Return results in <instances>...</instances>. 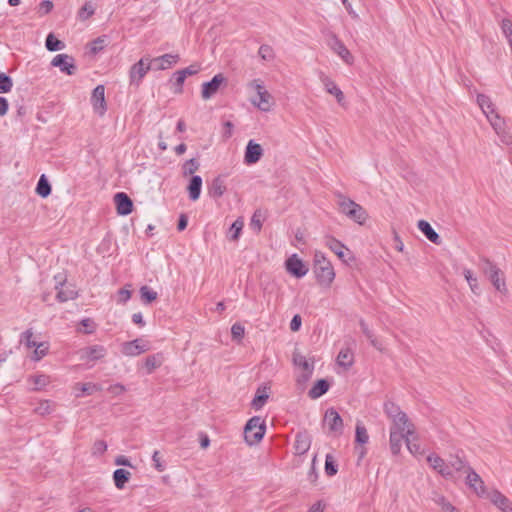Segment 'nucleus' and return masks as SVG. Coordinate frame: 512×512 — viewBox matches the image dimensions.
Instances as JSON below:
<instances>
[{
	"mask_svg": "<svg viewBox=\"0 0 512 512\" xmlns=\"http://www.w3.org/2000/svg\"><path fill=\"white\" fill-rule=\"evenodd\" d=\"M337 204L341 214L359 225L366 224L369 215L366 209H364L360 204L343 195L338 196Z\"/></svg>",
	"mask_w": 512,
	"mask_h": 512,
	"instance_id": "obj_1",
	"label": "nucleus"
},
{
	"mask_svg": "<svg viewBox=\"0 0 512 512\" xmlns=\"http://www.w3.org/2000/svg\"><path fill=\"white\" fill-rule=\"evenodd\" d=\"M313 272L322 285H330L335 278L333 265L320 250L313 253Z\"/></svg>",
	"mask_w": 512,
	"mask_h": 512,
	"instance_id": "obj_2",
	"label": "nucleus"
},
{
	"mask_svg": "<svg viewBox=\"0 0 512 512\" xmlns=\"http://www.w3.org/2000/svg\"><path fill=\"white\" fill-rule=\"evenodd\" d=\"M266 426L264 420L254 416L248 420L244 427V438L247 444L254 445L262 440L265 435Z\"/></svg>",
	"mask_w": 512,
	"mask_h": 512,
	"instance_id": "obj_3",
	"label": "nucleus"
},
{
	"mask_svg": "<svg viewBox=\"0 0 512 512\" xmlns=\"http://www.w3.org/2000/svg\"><path fill=\"white\" fill-rule=\"evenodd\" d=\"M325 245L344 263L349 264L355 260V257L350 253L349 249L336 238L331 236L327 237Z\"/></svg>",
	"mask_w": 512,
	"mask_h": 512,
	"instance_id": "obj_4",
	"label": "nucleus"
},
{
	"mask_svg": "<svg viewBox=\"0 0 512 512\" xmlns=\"http://www.w3.org/2000/svg\"><path fill=\"white\" fill-rule=\"evenodd\" d=\"M285 268L290 275L296 278L304 277L309 270L308 265L297 254L288 257L285 261Z\"/></svg>",
	"mask_w": 512,
	"mask_h": 512,
	"instance_id": "obj_5",
	"label": "nucleus"
},
{
	"mask_svg": "<svg viewBox=\"0 0 512 512\" xmlns=\"http://www.w3.org/2000/svg\"><path fill=\"white\" fill-rule=\"evenodd\" d=\"M91 104L93 111L100 117H103L107 111V102L105 99V87L98 85L92 92Z\"/></svg>",
	"mask_w": 512,
	"mask_h": 512,
	"instance_id": "obj_6",
	"label": "nucleus"
},
{
	"mask_svg": "<svg viewBox=\"0 0 512 512\" xmlns=\"http://www.w3.org/2000/svg\"><path fill=\"white\" fill-rule=\"evenodd\" d=\"M320 81L325 89V91L334 96L337 103L344 107L346 105L345 95L343 91L338 87L334 80H332L329 76L325 74L320 75Z\"/></svg>",
	"mask_w": 512,
	"mask_h": 512,
	"instance_id": "obj_7",
	"label": "nucleus"
},
{
	"mask_svg": "<svg viewBox=\"0 0 512 512\" xmlns=\"http://www.w3.org/2000/svg\"><path fill=\"white\" fill-rule=\"evenodd\" d=\"M263 154V147L254 140H249L244 153V163L246 165H254L260 161Z\"/></svg>",
	"mask_w": 512,
	"mask_h": 512,
	"instance_id": "obj_8",
	"label": "nucleus"
},
{
	"mask_svg": "<svg viewBox=\"0 0 512 512\" xmlns=\"http://www.w3.org/2000/svg\"><path fill=\"white\" fill-rule=\"evenodd\" d=\"M226 82V78L223 74H216L211 81L202 84L201 96L204 100L210 99L214 96L220 86Z\"/></svg>",
	"mask_w": 512,
	"mask_h": 512,
	"instance_id": "obj_9",
	"label": "nucleus"
},
{
	"mask_svg": "<svg viewBox=\"0 0 512 512\" xmlns=\"http://www.w3.org/2000/svg\"><path fill=\"white\" fill-rule=\"evenodd\" d=\"M485 276L490 280L491 284L495 288H500L501 286H505V278L504 273L494 264L490 262H486L485 267L483 268Z\"/></svg>",
	"mask_w": 512,
	"mask_h": 512,
	"instance_id": "obj_10",
	"label": "nucleus"
},
{
	"mask_svg": "<svg viewBox=\"0 0 512 512\" xmlns=\"http://www.w3.org/2000/svg\"><path fill=\"white\" fill-rule=\"evenodd\" d=\"M324 423L329 427L331 432L341 434L343 431V420L334 408H329L325 412Z\"/></svg>",
	"mask_w": 512,
	"mask_h": 512,
	"instance_id": "obj_11",
	"label": "nucleus"
},
{
	"mask_svg": "<svg viewBox=\"0 0 512 512\" xmlns=\"http://www.w3.org/2000/svg\"><path fill=\"white\" fill-rule=\"evenodd\" d=\"M52 66L60 68L62 72L73 75L76 70L74 59L67 54L56 55L51 62Z\"/></svg>",
	"mask_w": 512,
	"mask_h": 512,
	"instance_id": "obj_12",
	"label": "nucleus"
},
{
	"mask_svg": "<svg viewBox=\"0 0 512 512\" xmlns=\"http://www.w3.org/2000/svg\"><path fill=\"white\" fill-rule=\"evenodd\" d=\"M427 462L429 465L436 470L444 478H450L453 476L450 466L445 463L444 459L435 453L428 455Z\"/></svg>",
	"mask_w": 512,
	"mask_h": 512,
	"instance_id": "obj_13",
	"label": "nucleus"
},
{
	"mask_svg": "<svg viewBox=\"0 0 512 512\" xmlns=\"http://www.w3.org/2000/svg\"><path fill=\"white\" fill-rule=\"evenodd\" d=\"M149 350L148 344L141 339L125 342L122 345V353L126 356H138Z\"/></svg>",
	"mask_w": 512,
	"mask_h": 512,
	"instance_id": "obj_14",
	"label": "nucleus"
},
{
	"mask_svg": "<svg viewBox=\"0 0 512 512\" xmlns=\"http://www.w3.org/2000/svg\"><path fill=\"white\" fill-rule=\"evenodd\" d=\"M251 103L263 112H269L274 106L273 97L267 90L252 98Z\"/></svg>",
	"mask_w": 512,
	"mask_h": 512,
	"instance_id": "obj_15",
	"label": "nucleus"
},
{
	"mask_svg": "<svg viewBox=\"0 0 512 512\" xmlns=\"http://www.w3.org/2000/svg\"><path fill=\"white\" fill-rule=\"evenodd\" d=\"M150 70V63L145 62L143 59L139 60L135 63L129 73L131 83H137L141 81V79L146 75V73Z\"/></svg>",
	"mask_w": 512,
	"mask_h": 512,
	"instance_id": "obj_16",
	"label": "nucleus"
},
{
	"mask_svg": "<svg viewBox=\"0 0 512 512\" xmlns=\"http://www.w3.org/2000/svg\"><path fill=\"white\" fill-rule=\"evenodd\" d=\"M114 203L116 204L117 213L119 215H128L132 212V200L123 192H119L114 196Z\"/></svg>",
	"mask_w": 512,
	"mask_h": 512,
	"instance_id": "obj_17",
	"label": "nucleus"
},
{
	"mask_svg": "<svg viewBox=\"0 0 512 512\" xmlns=\"http://www.w3.org/2000/svg\"><path fill=\"white\" fill-rule=\"evenodd\" d=\"M466 472L467 484L476 492L477 495L482 496L485 493V487L481 477L469 466H467Z\"/></svg>",
	"mask_w": 512,
	"mask_h": 512,
	"instance_id": "obj_18",
	"label": "nucleus"
},
{
	"mask_svg": "<svg viewBox=\"0 0 512 512\" xmlns=\"http://www.w3.org/2000/svg\"><path fill=\"white\" fill-rule=\"evenodd\" d=\"M495 133L503 140L507 138L505 120L496 112L486 117Z\"/></svg>",
	"mask_w": 512,
	"mask_h": 512,
	"instance_id": "obj_19",
	"label": "nucleus"
},
{
	"mask_svg": "<svg viewBox=\"0 0 512 512\" xmlns=\"http://www.w3.org/2000/svg\"><path fill=\"white\" fill-rule=\"evenodd\" d=\"M311 442H312V439L308 432H306V431L298 432L296 434L295 443H294V448H295L296 454H298V455L305 454L310 449Z\"/></svg>",
	"mask_w": 512,
	"mask_h": 512,
	"instance_id": "obj_20",
	"label": "nucleus"
},
{
	"mask_svg": "<svg viewBox=\"0 0 512 512\" xmlns=\"http://www.w3.org/2000/svg\"><path fill=\"white\" fill-rule=\"evenodd\" d=\"M403 441L406 443V432L390 429L389 446L393 455L400 453Z\"/></svg>",
	"mask_w": 512,
	"mask_h": 512,
	"instance_id": "obj_21",
	"label": "nucleus"
},
{
	"mask_svg": "<svg viewBox=\"0 0 512 512\" xmlns=\"http://www.w3.org/2000/svg\"><path fill=\"white\" fill-rule=\"evenodd\" d=\"M417 227L433 244L439 245L441 243L439 234L432 228L429 222L426 220H419Z\"/></svg>",
	"mask_w": 512,
	"mask_h": 512,
	"instance_id": "obj_22",
	"label": "nucleus"
},
{
	"mask_svg": "<svg viewBox=\"0 0 512 512\" xmlns=\"http://www.w3.org/2000/svg\"><path fill=\"white\" fill-rule=\"evenodd\" d=\"M106 355V349L102 345H93L82 350V358L92 361L102 359Z\"/></svg>",
	"mask_w": 512,
	"mask_h": 512,
	"instance_id": "obj_23",
	"label": "nucleus"
},
{
	"mask_svg": "<svg viewBox=\"0 0 512 512\" xmlns=\"http://www.w3.org/2000/svg\"><path fill=\"white\" fill-rule=\"evenodd\" d=\"M331 48L345 63L349 65L353 63L352 54L340 40L335 38Z\"/></svg>",
	"mask_w": 512,
	"mask_h": 512,
	"instance_id": "obj_24",
	"label": "nucleus"
},
{
	"mask_svg": "<svg viewBox=\"0 0 512 512\" xmlns=\"http://www.w3.org/2000/svg\"><path fill=\"white\" fill-rule=\"evenodd\" d=\"M491 501L503 512H511L512 505L510 500L498 491H494L491 495Z\"/></svg>",
	"mask_w": 512,
	"mask_h": 512,
	"instance_id": "obj_25",
	"label": "nucleus"
},
{
	"mask_svg": "<svg viewBox=\"0 0 512 512\" xmlns=\"http://www.w3.org/2000/svg\"><path fill=\"white\" fill-rule=\"evenodd\" d=\"M354 363L353 351L349 348H342L337 356V364L345 369L350 368Z\"/></svg>",
	"mask_w": 512,
	"mask_h": 512,
	"instance_id": "obj_26",
	"label": "nucleus"
},
{
	"mask_svg": "<svg viewBox=\"0 0 512 512\" xmlns=\"http://www.w3.org/2000/svg\"><path fill=\"white\" fill-rule=\"evenodd\" d=\"M392 420V426L390 429H396V431L406 432L408 430V426L414 429V425L410 423L408 416L406 413L402 412L397 417H394Z\"/></svg>",
	"mask_w": 512,
	"mask_h": 512,
	"instance_id": "obj_27",
	"label": "nucleus"
},
{
	"mask_svg": "<svg viewBox=\"0 0 512 512\" xmlns=\"http://www.w3.org/2000/svg\"><path fill=\"white\" fill-rule=\"evenodd\" d=\"M201 188H202V178L200 176H192V178L190 179V183L187 187V190L189 193V198L192 201H196L199 199L200 193H201Z\"/></svg>",
	"mask_w": 512,
	"mask_h": 512,
	"instance_id": "obj_28",
	"label": "nucleus"
},
{
	"mask_svg": "<svg viewBox=\"0 0 512 512\" xmlns=\"http://www.w3.org/2000/svg\"><path fill=\"white\" fill-rule=\"evenodd\" d=\"M406 446L409 452L413 455L421 454V447L416 441L415 430L408 426L406 431Z\"/></svg>",
	"mask_w": 512,
	"mask_h": 512,
	"instance_id": "obj_29",
	"label": "nucleus"
},
{
	"mask_svg": "<svg viewBox=\"0 0 512 512\" xmlns=\"http://www.w3.org/2000/svg\"><path fill=\"white\" fill-rule=\"evenodd\" d=\"M130 478L131 473L126 469L118 468L113 472V481L118 489H123Z\"/></svg>",
	"mask_w": 512,
	"mask_h": 512,
	"instance_id": "obj_30",
	"label": "nucleus"
},
{
	"mask_svg": "<svg viewBox=\"0 0 512 512\" xmlns=\"http://www.w3.org/2000/svg\"><path fill=\"white\" fill-rule=\"evenodd\" d=\"M329 389V383L326 379H319L309 390L308 395L311 399H317L324 395Z\"/></svg>",
	"mask_w": 512,
	"mask_h": 512,
	"instance_id": "obj_31",
	"label": "nucleus"
},
{
	"mask_svg": "<svg viewBox=\"0 0 512 512\" xmlns=\"http://www.w3.org/2000/svg\"><path fill=\"white\" fill-rule=\"evenodd\" d=\"M477 103L486 117L496 112L495 106L491 98L485 94L477 95Z\"/></svg>",
	"mask_w": 512,
	"mask_h": 512,
	"instance_id": "obj_32",
	"label": "nucleus"
},
{
	"mask_svg": "<svg viewBox=\"0 0 512 512\" xmlns=\"http://www.w3.org/2000/svg\"><path fill=\"white\" fill-rule=\"evenodd\" d=\"M226 189L224 179L221 176H218L213 179L209 188V193L213 198H219L225 193Z\"/></svg>",
	"mask_w": 512,
	"mask_h": 512,
	"instance_id": "obj_33",
	"label": "nucleus"
},
{
	"mask_svg": "<svg viewBox=\"0 0 512 512\" xmlns=\"http://www.w3.org/2000/svg\"><path fill=\"white\" fill-rule=\"evenodd\" d=\"M293 364L304 370H314V363L310 362L302 353L298 350L293 352L292 356Z\"/></svg>",
	"mask_w": 512,
	"mask_h": 512,
	"instance_id": "obj_34",
	"label": "nucleus"
},
{
	"mask_svg": "<svg viewBox=\"0 0 512 512\" xmlns=\"http://www.w3.org/2000/svg\"><path fill=\"white\" fill-rule=\"evenodd\" d=\"M178 59V55L165 54L163 56L155 58L154 62L158 63V68L160 70H165L168 67L176 64Z\"/></svg>",
	"mask_w": 512,
	"mask_h": 512,
	"instance_id": "obj_35",
	"label": "nucleus"
},
{
	"mask_svg": "<svg viewBox=\"0 0 512 512\" xmlns=\"http://www.w3.org/2000/svg\"><path fill=\"white\" fill-rule=\"evenodd\" d=\"M36 192L39 196H41L43 198H46L50 195L51 186H50L45 175H41V177L38 181L37 187H36Z\"/></svg>",
	"mask_w": 512,
	"mask_h": 512,
	"instance_id": "obj_36",
	"label": "nucleus"
},
{
	"mask_svg": "<svg viewBox=\"0 0 512 512\" xmlns=\"http://www.w3.org/2000/svg\"><path fill=\"white\" fill-rule=\"evenodd\" d=\"M267 399H268V394L266 393L265 389H263V390L258 389L256 392V395L254 396V398L251 402L252 408H254L255 410L261 409L265 405Z\"/></svg>",
	"mask_w": 512,
	"mask_h": 512,
	"instance_id": "obj_37",
	"label": "nucleus"
},
{
	"mask_svg": "<svg viewBox=\"0 0 512 512\" xmlns=\"http://www.w3.org/2000/svg\"><path fill=\"white\" fill-rule=\"evenodd\" d=\"M45 45L49 51H59L65 48V44L58 40L53 33L48 34Z\"/></svg>",
	"mask_w": 512,
	"mask_h": 512,
	"instance_id": "obj_38",
	"label": "nucleus"
},
{
	"mask_svg": "<svg viewBox=\"0 0 512 512\" xmlns=\"http://www.w3.org/2000/svg\"><path fill=\"white\" fill-rule=\"evenodd\" d=\"M35 350L32 355V360L40 361L43 357L48 354L49 351V343L48 342H40L34 347Z\"/></svg>",
	"mask_w": 512,
	"mask_h": 512,
	"instance_id": "obj_39",
	"label": "nucleus"
},
{
	"mask_svg": "<svg viewBox=\"0 0 512 512\" xmlns=\"http://www.w3.org/2000/svg\"><path fill=\"white\" fill-rule=\"evenodd\" d=\"M162 361H163L162 354H154V355L148 356L145 360V366L148 370V373H151L154 369L161 366Z\"/></svg>",
	"mask_w": 512,
	"mask_h": 512,
	"instance_id": "obj_40",
	"label": "nucleus"
},
{
	"mask_svg": "<svg viewBox=\"0 0 512 512\" xmlns=\"http://www.w3.org/2000/svg\"><path fill=\"white\" fill-rule=\"evenodd\" d=\"M338 472V465L331 454H327L325 457V473L327 476H334Z\"/></svg>",
	"mask_w": 512,
	"mask_h": 512,
	"instance_id": "obj_41",
	"label": "nucleus"
},
{
	"mask_svg": "<svg viewBox=\"0 0 512 512\" xmlns=\"http://www.w3.org/2000/svg\"><path fill=\"white\" fill-rule=\"evenodd\" d=\"M244 227V221L241 218H238L233 222V224L230 227V240L231 241H237L239 239L240 233Z\"/></svg>",
	"mask_w": 512,
	"mask_h": 512,
	"instance_id": "obj_42",
	"label": "nucleus"
},
{
	"mask_svg": "<svg viewBox=\"0 0 512 512\" xmlns=\"http://www.w3.org/2000/svg\"><path fill=\"white\" fill-rule=\"evenodd\" d=\"M77 297V290H58L57 294L55 295V299L60 303L66 302L68 300H74Z\"/></svg>",
	"mask_w": 512,
	"mask_h": 512,
	"instance_id": "obj_43",
	"label": "nucleus"
},
{
	"mask_svg": "<svg viewBox=\"0 0 512 512\" xmlns=\"http://www.w3.org/2000/svg\"><path fill=\"white\" fill-rule=\"evenodd\" d=\"M369 440V436L365 426L361 423L356 424L355 441L359 444H366Z\"/></svg>",
	"mask_w": 512,
	"mask_h": 512,
	"instance_id": "obj_44",
	"label": "nucleus"
},
{
	"mask_svg": "<svg viewBox=\"0 0 512 512\" xmlns=\"http://www.w3.org/2000/svg\"><path fill=\"white\" fill-rule=\"evenodd\" d=\"M384 412L390 419H393L394 417L400 415V413L403 411L394 402L387 401L384 403Z\"/></svg>",
	"mask_w": 512,
	"mask_h": 512,
	"instance_id": "obj_45",
	"label": "nucleus"
},
{
	"mask_svg": "<svg viewBox=\"0 0 512 512\" xmlns=\"http://www.w3.org/2000/svg\"><path fill=\"white\" fill-rule=\"evenodd\" d=\"M199 169V163L196 159L192 158L186 161L182 166V173L184 176L193 175Z\"/></svg>",
	"mask_w": 512,
	"mask_h": 512,
	"instance_id": "obj_46",
	"label": "nucleus"
},
{
	"mask_svg": "<svg viewBox=\"0 0 512 512\" xmlns=\"http://www.w3.org/2000/svg\"><path fill=\"white\" fill-rule=\"evenodd\" d=\"M94 6L90 2H86L78 12L80 20L85 21L94 14Z\"/></svg>",
	"mask_w": 512,
	"mask_h": 512,
	"instance_id": "obj_47",
	"label": "nucleus"
},
{
	"mask_svg": "<svg viewBox=\"0 0 512 512\" xmlns=\"http://www.w3.org/2000/svg\"><path fill=\"white\" fill-rule=\"evenodd\" d=\"M13 87L12 79L5 73H0V93H8Z\"/></svg>",
	"mask_w": 512,
	"mask_h": 512,
	"instance_id": "obj_48",
	"label": "nucleus"
},
{
	"mask_svg": "<svg viewBox=\"0 0 512 512\" xmlns=\"http://www.w3.org/2000/svg\"><path fill=\"white\" fill-rule=\"evenodd\" d=\"M30 381L34 384V389L39 390L49 383V377L44 374L35 375L30 378Z\"/></svg>",
	"mask_w": 512,
	"mask_h": 512,
	"instance_id": "obj_49",
	"label": "nucleus"
},
{
	"mask_svg": "<svg viewBox=\"0 0 512 512\" xmlns=\"http://www.w3.org/2000/svg\"><path fill=\"white\" fill-rule=\"evenodd\" d=\"M501 30L508 43H512V21L509 19H503L501 22Z\"/></svg>",
	"mask_w": 512,
	"mask_h": 512,
	"instance_id": "obj_50",
	"label": "nucleus"
},
{
	"mask_svg": "<svg viewBox=\"0 0 512 512\" xmlns=\"http://www.w3.org/2000/svg\"><path fill=\"white\" fill-rule=\"evenodd\" d=\"M33 332L31 329H27L21 334V342L25 344L27 348H34L38 342L32 339Z\"/></svg>",
	"mask_w": 512,
	"mask_h": 512,
	"instance_id": "obj_51",
	"label": "nucleus"
},
{
	"mask_svg": "<svg viewBox=\"0 0 512 512\" xmlns=\"http://www.w3.org/2000/svg\"><path fill=\"white\" fill-rule=\"evenodd\" d=\"M448 465L450 469L453 471H461L466 468V462L459 456L452 457L449 461Z\"/></svg>",
	"mask_w": 512,
	"mask_h": 512,
	"instance_id": "obj_52",
	"label": "nucleus"
},
{
	"mask_svg": "<svg viewBox=\"0 0 512 512\" xmlns=\"http://www.w3.org/2000/svg\"><path fill=\"white\" fill-rule=\"evenodd\" d=\"M77 385L80 386L81 392L86 395H91L94 392L101 390V387L94 383H83Z\"/></svg>",
	"mask_w": 512,
	"mask_h": 512,
	"instance_id": "obj_53",
	"label": "nucleus"
},
{
	"mask_svg": "<svg viewBox=\"0 0 512 512\" xmlns=\"http://www.w3.org/2000/svg\"><path fill=\"white\" fill-rule=\"evenodd\" d=\"M155 290H141V300L144 304H150L157 298Z\"/></svg>",
	"mask_w": 512,
	"mask_h": 512,
	"instance_id": "obj_54",
	"label": "nucleus"
},
{
	"mask_svg": "<svg viewBox=\"0 0 512 512\" xmlns=\"http://www.w3.org/2000/svg\"><path fill=\"white\" fill-rule=\"evenodd\" d=\"M80 325L84 327L83 333L92 334L96 329L95 322L90 318L82 319Z\"/></svg>",
	"mask_w": 512,
	"mask_h": 512,
	"instance_id": "obj_55",
	"label": "nucleus"
},
{
	"mask_svg": "<svg viewBox=\"0 0 512 512\" xmlns=\"http://www.w3.org/2000/svg\"><path fill=\"white\" fill-rule=\"evenodd\" d=\"M248 87L253 90L256 95H258L259 93H262L264 91H266V88L265 86L263 85V82L259 79H255V80H252L249 84H248Z\"/></svg>",
	"mask_w": 512,
	"mask_h": 512,
	"instance_id": "obj_56",
	"label": "nucleus"
},
{
	"mask_svg": "<svg viewBox=\"0 0 512 512\" xmlns=\"http://www.w3.org/2000/svg\"><path fill=\"white\" fill-rule=\"evenodd\" d=\"M152 460H153V463H154V468L158 471V472H163L166 468L165 464L161 461V458H160V452L159 451H154L153 455H152Z\"/></svg>",
	"mask_w": 512,
	"mask_h": 512,
	"instance_id": "obj_57",
	"label": "nucleus"
},
{
	"mask_svg": "<svg viewBox=\"0 0 512 512\" xmlns=\"http://www.w3.org/2000/svg\"><path fill=\"white\" fill-rule=\"evenodd\" d=\"M233 339H241L244 336V327L240 323H235L231 327Z\"/></svg>",
	"mask_w": 512,
	"mask_h": 512,
	"instance_id": "obj_58",
	"label": "nucleus"
},
{
	"mask_svg": "<svg viewBox=\"0 0 512 512\" xmlns=\"http://www.w3.org/2000/svg\"><path fill=\"white\" fill-rule=\"evenodd\" d=\"M259 56L263 59V60H271L273 58V51L272 49L267 46V45H262L260 48H259Z\"/></svg>",
	"mask_w": 512,
	"mask_h": 512,
	"instance_id": "obj_59",
	"label": "nucleus"
},
{
	"mask_svg": "<svg viewBox=\"0 0 512 512\" xmlns=\"http://www.w3.org/2000/svg\"><path fill=\"white\" fill-rule=\"evenodd\" d=\"M35 411L40 415H46L51 412V403L48 400L42 401Z\"/></svg>",
	"mask_w": 512,
	"mask_h": 512,
	"instance_id": "obj_60",
	"label": "nucleus"
},
{
	"mask_svg": "<svg viewBox=\"0 0 512 512\" xmlns=\"http://www.w3.org/2000/svg\"><path fill=\"white\" fill-rule=\"evenodd\" d=\"M315 463H316V456H314V458L312 459L311 468L307 474V478L312 484H315L317 481V478H318V473L316 471Z\"/></svg>",
	"mask_w": 512,
	"mask_h": 512,
	"instance_id": "obj_61",
	"label": "nucleus"
},
{
	"mask_svg": "<svg viewBox=\"0 0 512 512\" xmlns=\"http://www.w3.org/2000/svg\"><path fill=\"white\" fill-rule=\"evenodd\" d=\"M92 449L93 454H103L107 450V443L104 440H97Z\"/></svg>",
	"mask_w": 512,
	"mask_h": 512,
	"instance_id": "obj_62",
	"label": "nucleus"
},
{
	"mask_svg": "<svg viewBox=\"0 0 512 512\" xmlns=\"http://www.w3.org/2000/svg\"><path fill=\"white\" fill-rule=\"evenodd\" d=\"M108 391L112 395L118 396V395H121L122 393H124L126 391V388L122 384L117 383V384L109 386Z\"/></svg>",
	"mask_w": 512,
	"mask_h": 512,
	"instance_id": "obj_63",
	"label": "nucleus"
},
{
	"mask_svg": "<svg viewBox=\"0 0 512 512\" xmlns=\"http://www.w3.org/2000/svg\"><path fill=\"white\" fill-rule=\"evenodd\" d=\"M301 324H302L301 316L298 314L294 315L290 322L291 331L297 332L300 329Z\"/></svg>",
	"mask_w": 512,
	"mask_h": 512,
	"instance_id": "obj_64",
	"label": "nucleus"
}]
</instances>
